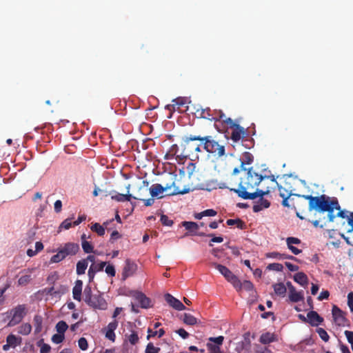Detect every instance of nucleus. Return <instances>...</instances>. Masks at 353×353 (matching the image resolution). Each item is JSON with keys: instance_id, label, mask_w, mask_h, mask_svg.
Segmentation results:
<instances>
[{"instance_id": "1", "label": "nucleus", "mask_w": 353, "mask_h": 353, "mask_svg": "<svg viewBox=\"0 0 353 353\" xmlns=\"http://www.w3.org/2000/svg\"><path fill=\"white\" fill-rule=\"evenodd\" d=\"M294 196L303 199L292 203V208L295 209L296 216L300 219H305L308 212L314 211L317 219L312 223L315 228H323L327 223L334 221V210L339 208L337 198L325 194L314 196L294 194Z\"/></svg>"}, {"instance_id": "2", "label": "nucleus", "mask_w": 353, "mask_h": 353, "mask_svg": "<svg viewBox=\"0 0 353 353\" xmlns=\"http://www.w3.org/2000/svg\"><path fill=\"white\" fill-rule=\"evenodd\" d=\"M243 175L241 177L238 188H232L223 183L220 188H228L236 193L239 197L243 199L253 200L261 194H268L270 192L268 186L265 190L257 188L259 184L264 181L265 176L258 172L253 167L246 168L244 162L241 163Z\"/></svg>"}, {"instance_id": "3", "label": "nucleus", "mask_w": 353, "mask_h": 353, "mask_svg": "<svg viewBox=\"0 0 353 353\" xmlns=\"http://www.w3.org/2000/svg\"><path fill=\"white\" fill-rule=\"evenodd\" d=\"M200 141L203 146V149L214 156L221 157L225 154V146L220 145L212 136L201 137L199 135H190L183 138L185 147L188 145L190 141ZM186 148H184V152Z\"/></svg>"}, {"instance_id": "4", "label": "nucleus", "mask_w": 353, "mask_h": 353, "mask_svg": "<svg viewBox=\"0 0 353 353\" xmlns=\"http://www.w3.org/2000/svg\"><path fill=\"white\" fill-rule=\"evenodd\" d=\"M79 251V245L75 243H67L57 249V253L50 259V263H59L68 256H74Z\"/></svg>"}, {"instance_id": "5", "label": "nucleus", "mask_w": 353, "mask_h": 353, "mask_svg": "<svg viewBox=\"0 0 353 353\" xmlns=\"http://www.w3.org/2000/svg\"><path fill=\"white\" fill-rule=\"evenodd\" d=\"M7 314H8V316L10 319L7 325L8 327L17 325L22 321L28 314L26 305H17L16 307L10 310Z\"/></svg>"}, {"instance_id": "6", "label": "nucleus", "mask_w": 353, "mask_h": 353, "mask_svg": "<svg viewBox=\"0 0 353 353\" xmlns=\"http://www.w3.org/2000/svg\"><path fill=\"white\" fill-rule=\"evenodd\" d=\"M224 122L229 125L230 128L232 129L231 132V139L237 142L247 134V130L240 125L235 123L231 118H226Z\"/></svg>"}, {"instance_id": "7", "label": "nucleus", "mask_w": 353, "mask_h": 353, "mask_svg": "<svg viewBox=\"0 0 353 353\" xmlns=\"http://www.w3.org/2000/svg\"><path fill=\"white\" fill-rule=\"evenodd\" d=\"M214 267L234 287H238L240 285V280L225 265L213 263Z\"/></svg>"}, {"instance_id": "8", "label": "nucleus", "mask_w": 353, "mask_h": 353, "mask_svg": "<svg viewBox=\"0 0 353 353\" xmlns=\"http://www.w3.org/2000/svg\"><path fill=\"white\" fill-rule=\"evenodd\" d=\"M137 270V265L131 259H126L121 274L122 279L124 281L127 278L132 276L136 272Z\"/></svg>"}, {"instance_id": "9", "label": "nucleus", "mask_w": 353, "mask_h": 353, "mask_svg": "<svg viewBox=\"0 0 353 353\" xmlns=\"http://www.w3.org/2000/svg\"><path fill=\"white\" fill-rule=\"evenodd\" d=\"M332 316L334 321V323L338 326H345L346 322L347 321L345 315V313L343 312L339 307L336 305H334L332 310Z\"/></svg>"}, {"instance_id": "10", "label": "nucleus", "mask_w": 353, "mask_h": 353, "mask_svg": "<svg viewBox=\"0 0 353 353\" xmlns=\"http://www.w3.org/2000/svg\"><path fill=\"white\" fill-rule=\"evenodd\" d=\"M88 305L94 308L105 310L107 307V303L101 295L94 294L92 296Z\"/></svg>"}, {"instance_id": "11", "label": "nucleus", "mask_w": 353, "mask_h": 353, "mask_svg": "<svg viewBox=\"0 0 353 353\" xmlns=\"http://www.w3.org/2000/svg\"><path fill=\"white\" fill-rule=\"evenodd\" d=\"M165 300L171 307L176 310L181 311L185 310V305L170 294H166L165 295Z\"/></svg>"}, {"instance_id": "12", "label": "nucleus", "mask_w": 353, "mask_h": 353, "mask_svg": "<svg viewBox=\"0 0 353 353\" xmlns=\"http://www.w3.org/2000/svg\"><path fill=\"white\" fill-rule=\"evenodd\" d=\"M134 299L140 304L142 308L150 307V300L141 292H136L133 295Z\"/></svg>"}, {"instance_id": "13", "label": "nucleus", "mask_w": 353, "mask_h": 353, "mask_svg": "<svg viewBox=\"0 0 353 353\" xmlns=\"http://www.w3.org/2000/svg\"><path fill=\"white\" fill-rule=\"evenodd\" d=\"M265 194H261L260 196H258L259 197V201L253 205L252 210L254 212H259L263 209L268 208L270 205V202L264 199L263 196Z\"/></svg>"}, {"instance_id": "14", "label": "nucleus", "mask_w": 353, "mask_h": 353, "mask_svg": "<svg viewBox=\"0 0 353 353\" xmlns=\"http://www.w3.org/2000/svg\"><path fill=\"white\" fill-rule=\"evenodd\" d=\"M307 323L312 326H318L323 321V318L321 317L316 311H310L307 314Z\"/></svg>"}, {"instance_id": "15", "label": "nucleus", "mask_w": 353, "mask_h": 353, "mask_svg": "<svg viewBox=\"0 0 353 353\" xmlns=\"http://www.w3.org/2000/svg\"><path fill=\"white\" fill-rule=\"evenodd\" d=\"M181 224L185 230H188V232L185 234V236L196 234V232L199 228V224L193 221H182Z\"/></svg>"}, {"instance_id": "16", "label": "nucleus", "mask_w": 353, "mask_h": 353, "mask_svg": "<svg viewBox=\"0 0 353 353\" xmlns=\"http://www.w3.org/2000/svg\"><path fill=\"white\" fill-rule=\"evenodd\" d=\"M83 281L81 280H77L74 283V286L72 288V296L76 301H81Z\"/></svg>"}, {"instance_id": "17", "label": "nucleus", "mask_w": 353, "mask_h": 353, "mask_svg": "<svg viewBox=\"0 0 353 353\" xmlns=\"http://www.w3.org/2000/svg\"><path fill=\"white\" fill-rule=\"evenodd\" d=\"M199 116L201 118L208 119L210 121H221V115L219 117L214 116V113H213V110H212L210 108L201 109Z\"/></svg>"}, {"instance_id": "18", "label": "nucleus", "mask_w": 353, "mask_h": 353, "mask_svg": "<svg viewBox=\"0 0 353 353\" xmlns=\"http://www.w3.org/2000/svg\"><path fill=\"white\" fill-rule=\"evenodd\" d=\"M105 265L106 262H101L100 263L91 265L88 272L90 281L94 279L96 272L102 271Z\"/></svg>"}, {"instance_id": "19", "label": "nucleus", "mask_w": 353, "mask_h": 353, "mask_svg": "<svg viewBox=\"0 0 353 353\" xmlns=\"http://www.w3.org/2000/svg\"><path fill=\"white\" fill-rule=\"evenodd\" d=\"M130 185L128 184V185L126 187L127 194H124L117 193L116 194L112 195L111 196V199L112 200L117 201L118 202L130 201L131 200V199L133 197V196L131 194H130Z\"/></svg>"}, {"instance_id": "20", "label": "nucleus", "mask_w": 353, "mask_h": 353, "mask_svg": "<svg viewBox=\"0 0 353 353\" xmlns=\"http://www.w3.org/2000/svg\"><path fill=\"white\" fill-rule=\"evenodd\" d=\"M277 341V336L274 333L265 332L261 335L259 341L262 344H269L270 343L274 342Z\"/></svg>"}, {"instance_id": "21", "label": "nucleus", "mask_w": 353, "mask_h": 353, "mask_svg": "<svg viewBox=\"0 0 353 353\" xmlns=\"http://www.w3.org/2000/svg\"><path fill=\"white\" fill-rule=\"evenodd\" d=\"M294 280L303 287H306L308 284V278L307 275L302 272L295 274L294 275Z\"/></svg>"}, {"instance_id": "22", "label": "nucleus", "mask_w": 353, "mask_h": 353, "mask_svg": "<svg viewBox=\"0 0 353 353\" xmlns=\"http://www.w3.org/2000/svg\"><path fill=\"white\" fill-rule=\"evenodd\" d=\"M6 343H9L12 348H14L21 344L22 339L20 336L10 334L6 337Z\"/></svg>"}, {"instance_id": "23", "label": "nucleus", "mask_w": 353, "mask_h": 353, "mask_svg": "<svg viewBox=\"0 0 353 353\" xmlns=\"http://www.w3.org/2000/svg\"><path fill=\"white\" fill-rule=\"evenodd\" d=\"M150 193L152 197H157L160 194L164 192L163 185L159 183H154L149 188Z\"/></svg>"}, {"instance_id": "24", "label": "nucleus", "mask_w": 353, "mask_h": 353, "mask_svg": "<svg viewBox=\"0 0 353 353\" xmlns=\"http://www.w3.org/2000/svg\"><path fill=\"white\" fill-rule=\"evenodd\" d=\"M237 291H241L242 289L248 292H254V288L253 283L250 281L245 280L243 283L240 281V285L238 287H234Z\"/></svg>"}, {"instance_id": "25", "label": "nucleus", "mask_w": 353, "mask_h": 353, "mask_svg": "<svg viewBox=\"0 0 353 353\" xmlns=\"http://www.w3.org/2000/svg\"><path fill=\"white\" fill-rule=\"evenodd\" d=\"M34 326V334H37L42 330L43 317L41 315L36 314L33 319Z\"/></svg>"}, {"instance_id": "26", "label": "nucleus", "mask_w": 353, "mask_h": 353, "mask_svg": "<svg viewBox=\"0 0 353 353\" xmlns=\"http://www.w3.org/2000/svg\"><path fill=\"white\" fill-rule=\"evenodd\" d=\"M276 294L280 296H285L286 294V287L283 283H275L272 285Z\"/></svg>"}, {"instance_id": "27", "label": "nucleus", "mask_w": 353, "mask_h": 353, "mask_svg": "<svg viewBox=\"0 0 353 353\" xmlns=\"http://www.w3.org/2000/svg\"><path fill=\"white\" fill-rule=\"evenodd\" d=\"M32 331V325L29 323H22L18 327V333L21 335H28Z\"/></svg>"}, {"instance_id": "28", "label": "nucleus", "mask_w": 353, "mask_h": 353, "mask_svg": "<svg viewBox=\"0 0 353 353\" xmlns=\"http://www.w3.org/2000/svg\"><path fill=\"white\" fill-rule=\"evenodd\" d=\"M183 321L188 325H194L198 323V320L190 314L185 313L183 314Z\"/></svg>"}, {"instance_id": "29", "label": "nucleus", "mask_w": 353, "mask_h": 353, "mask_svg": "<svg viewBox=\"0 0 353 353\" xmlns=\"http://www.w3.org/2000/svg\"><path fill=\"white\" fill-rule=\"evenodd\" d=\"M88 263L87 260H80L77 263V274L78 275L83 274L88 268Z\"/></svg>"}, {"instance_id": "30", "label": "nucleus", "mask_w": 353, "mask_h": 353, "mask_svg": "<svg viewBox=\"0 0 353 353\" xmlns=\"http://www.w3.org/2000/svg\"><path fill=\"white\" fill-rule=\"evenodd\" d=\"M289 299L290 301L293 303H297L301 301H303L304 296H303V292L299 291V292H294V293L289 294Z\"/></svg>"}, {"instance_id": "31", "label": "nucleus", "mask_w": 353, "mask_h": 353, "mask_svg": "<svg viewBox=\"0 0 353 353\" xmlns=\"http://www.w3.org/2000/svg\"><path fill=\"white\" fill-rule=\"evenodd\" d=\"M91 230L101 236H103L105 232V228L98 223H94L91 226Z\"/></svg>"}, {"instance_id": "32", "label": "nucleus", "mask_w": 353, "mask_h": 353, "mask_svg": "<svg viewBox=\"0 0 353 353\" xmlns=\"http://www.w3.org/2000/svg\"><path fill=\"white\" fill-rule=\"evenodd\" d=\"M226 223L230 226L236 225L237 228L240 229H243L245 228V223L240 219H228Z\"/></svg>"}, {"instance_id": "33", "label": "nucleus", "mask_w": 353, "mask_h": 353, "mask_svg": "<svg viewBox=\"0 0 353 353\" xmlns=\"http://www.w3.org/2000/svg\"><path fill=\"white\" fill-rule=\"evenodd\" d=\"M68 324L63 321H59L56 325L57 332V333H59V334H64V333L68 330Z\"/></svg>"}, {"instance_id": "34", "label": "nucleus", "mask_w": 353, "mask_h": 353, "mask_svg": "<svg viewBox=\"0 0 353 353\" xmlns=\"http://www.w3.org/2000/svg\"><path fill=\"white\" fill-rule=\"evenodd\" d=\"M93 294L92 292V289L90 286H86L83 291V299L84 301L88 305L90 302V300L92 297Z\"/></svg>"}, {"instance_id": "35", "label": "nucleus", "mask_w": 353, "mask_h": 353, "mask_svg": "<svg viewBox=\"0 0 353 353\" xmlns=\"http://www.w3.org/2000/svg\"><path fill=\"white\" fill-rule=\"evenodd\" d=\"M148 334L147 336L148 339H149L151 337H154L157 335H158L159 338H161L165 334V330L161 328L158 331H152L150 328H148Z\"/></svg>"}, {"instance_id": "36", "label": "nucleus", "mask_w": 353, "mask_h": 353, "mask_svg": "<svg viewBox=\"0 0 353 353\" xmlns=\"http://www.w3.org/2000/svg\"><path fill=\"white\" fill-rule=\"evenodd\" d=\"M82 249L85 253L89 254L94 252V247L90 242L83 240L81 242Z\"/></svg>"}, {"instance_id": "37", "label": "nucleus", "mask_w": 353, "mask_h": 353, "mask_svg": "<svg viewBox=\"0 0 353 353\" xmlns=\"http://www.w3.org/2000/svg\"><path fill=\"white\" fill-rule=\"evenodd\" d=\"M125 336L128 338V341L132 345H135L139 341V336L135 331H132V333L130 335H125Z\"/></svg>"}, {"instance_id": "38", "label": "nucleus", "mask_w": 353, "mask_h": 353, "mask_svg": "<svg viewBox=\"0 0 353 353\" xmlns=\"http://www.w3.org/2000/svg\"><path fill=\"white\" fill-rule=\"evenodd\" d=\"M206 346L210 353H221V347L219 345L213 344L212 343H208Z\"/></svg>"}, {"instance_id": "39", "label": "nucleus", "mask_w": 353, "mask_h": 353, "mask_svg": "<svg viewBox=\"0 0 353 353\" xmlns=\"http://www.w3.org/2000/svg\"><path fill=\"white\" fill-rule=\"evenodd\" d=\"M316 332L318 333L320 338L324 341L325 342H327L330 339V336L327 334V332L321 327H319L316 330Z\"/></svg>"}, {"instance_id": "40", "label": "nucleus", "mask_w": 353, "mask_h": 353, "mask_svg": "<svg viewBox=\"0 0 353 353\" xmlns=\"http://www.w3.org/2000/svg\"><path fill=\"white\" fill-rule=\"evenodd\" d=\"M267 269H268L270 270L276 271V272H281V271H283V266L281 263H270L267 266Z\"/></svg>"}, {"instance_id": "41", "label": "nucleus", "mask_w": 353, "mask_h": 353, "mask_svg": "<svg viewBox=\"0 0 353 353\" xmlns=\"http://www.w3.org/2000/svg\"><path fill=\"white\" fill-rule=\"evenodd\" d=\"M161 349L155 347L152 343H149L145 348V353H159Z\"/></svg>"}, {"instance_id": "42", "label": "nucleus", "mask_w": 353, "mask_h": 353, "mask_svg": "<svg viewBox=\"0 0 353 353\" xmlns=\"http://www.w3.org/2000/svg\"><path fill=\"white\" fill-rule=\"evenodd\" d=\"M224 340V337L223 336H219L218 337H210L208 339V343H213V344L221 346L223 344Z\"/></svg>"}, {"instance_id": "43", "label": "nucleus", "mask_w": 353, "mask_h": 353, "mask_svg": "<svg viewBox=\"0 0 353 353\" xmlns=\"http://www.w3.org/2000/svg\"><path fill=\"white\" fill-rule=\"evenodd\" d=\"M160 221L162 225L165 226H172L174 223L173 221L170 219L167 215L162 214L161 216Z\"/></svg>"}, {"instance_id": "44", "label": "nucleus", "mask_w": 353, "mask_h": 353, "mask_svg": "<svg viewBox=\"0 0 353 353\" xmlns=\"http://www.w3.org/2000/svg\"><path fill=\"white\" fill-rule=\"evenodd\" d=\"M30 280L31 276L30 274L23 275L19 279L18 283L20 285H26L30 281Z\"/></svg>"}, {"instance_id": "45", "label": "nucleus", "mask_w": 353, "mask_h": 353, "mask_svg": "<svg viewBox=\"0 0 353 353\" xmlns=\"http://www.w3.org/2000/svg\"><path fill=\"white\" fill-rule=\"evenodd\" d=\"M277 186H278V190L279 192V196L281 198L290 197L292 195H293L292 194L288 192V191L286 189H285L284 188H283L281 185H279L278 184Z\"/></svg>"}, {"instance_id": "46", "label": "nucleus", "mask_w": 353, "mask_h": 353, "mask_svg": "<svg viewBox=\"0 0 353 353\" xmlns=\"http://www.w3.org/2000/svg\"><path fill=\"white\" fill-rule=\"evenodd\" d=\"M65 336L62 334H55L52 336V341L54 343L59 344L64 340Z\"/></svg>"}, {"instance_id": "47", "label": "nucleus", "mask_w": 353, "mask_h": 353, "mask_svg": "<svg viewBox=\"0 0 353 353\" xmlns=\"http://www.w3.org/2000/svg\"><path fill=\"white\" fill-rule=\"evenodd\" d=\"M73 225V222H72V219H65L62 223L59 226V228L60 229H65V230H68L70 229L72 226Z\"/></svg>"}, {"instance_id": "48", "label": "nucleus", "mask_w": 353, "mask_h": 353, "mask_svg": "<svg viewBox=\"0 0 353 353\" xmlns=\"http://www.w3.org/2000/svg\"><path fill=\"white\" fill-rule=\"evenodd\" d=\"M78 345H79V348L82 350H87V348L88 347V341H87L86 339L84 337H81L79 339Z\"/></svg>"}, {"instance_id": "49", "label": "nucleus", "mask_w": 353, "mask_h": 353, "mask_svg": "<svg viewBox=\"0 0 353 353\" xmlns=\"http://www.w3.org/2000/svg\"><path fill=\"white\" fill-rule=\"evenodd\" d=\"M334 218L336 216L341 217V218H343V219H345V217H347V216L346 215V212L345 210H341L340 205H339V209H334Z\"/></svg>"}, {"instance_id": "50", "label": "nucleus", "mask_w": 353, "mask_h": 353, "mask_svg": "<svg viewBox=\"0 0 353 353\" xmlns=\"http://www.w3.org/2000/svg\"><path fill=\"white\" fill-rule=\"evenodd\" d=\"M208 236L212 237L211 239L210 243L209 244L210 246L213 245L211 243H222L223 241V238L222 236H214L213 234H208Z\"/></svg>"}, {"instance_id": "51", "label": "nucleus", "mask_w": 353, "mask_h": 353, "mask_svg": "<svg viewBox=\"0 0 353 353\" xmlns=\"http://www.w3.org/2000/svg\"><path fill=\"white\" fill-rule=\"evenodd\" d=\"M47 294H50L54 296H60L61 292L59 290H56L54 287H51L49 288L45 289Z\"/></svg>"}, {"instance_id": "52", "label": "nucleus", "mask_w": 353, "mask_h": 353, "mask_svg": "<svg viewBox=\"0 0 353 353\" xmlns=\"http://www.w3.org/2000/svg\"><path fill=\"white\" fill-rule=\"evenodd\" d=\"M106 274L110 276H114L116 274L115 268L112 265H108L105 270Z\"/></svg>"}, {"instance_id": "53", "label": "nucleus", "mask_w": 353, "mask_h": 353, "mask_svg": "<svg viewBox=\"0 0 353 353\" xmlns=\"http://www.w3.org/2000/svg\"><path fill=\"white\" fill-rule=\"evenodd\" d=\"M293 202H294L293 198L290 199V197H285V198H283L282 205L284 207H288V208L292 207V208Z\"/></svg>"}, {"instance_id": "54", "label": "nucleus", "mask_w": 353, "mask_h": 353, "mask_svg": "<svg viewBox=\"0 0 353 353\" xmlns=\"http://www.w3.org/2000/svg\"><path fill=\"white\" fill-rule=\"evenodd\" d=\"M344 334L346 336L348 343H350L351 347L352 348L353 347V332L349 331V330H345L344 332Z\"/></svg>"}, {"instance_id": "55", "label": "nucleus", "mask_w": 353, "mask_h": 353, "mask_svg": "<svg viewBox=\"0 0 353 353\" xmlns=\"http://www.w3.org/2000/svg\"><path fill=\"white\" fill-rule=\"evenodd\" d=\"M287 245H293V244H300L301 240L296 237H288L286 239Z\"/></svg>"}, {"instance_id": "56", "label": "nucleus", "mask_w": 353, "mask_h": 353, "mask_svg": "<svg viewBox=\"0 0 353 353\" xmlns=\"http://www.w3.org/2000/svg\"><path fill=\"white\" fill-rule=\"evenodd\" d=\"M121 235L119 233L117 230H114L111 233L110 241L113 243L116 240L120 239Z\"/></svg>"}, {"instance_id": "57", "label": "nucleus", "mask_w": 353, "mask_h": 353, "mask_svg": "<svg viewBox=\"0 0 353 353\" xmlns=\"http://www.w3.org/2000/svg\"><path fill=\"white\" fill-rule=\"evenodd\" d=\"M244 163L250 164L253 161V156L250 152H245L243 154Z\"/></svg>"}, {"instance_id": "58", "label": "nucleus", "mask_w": 353, "mask_h": 353, "mask_svg": "<svg viewBox=\"0 0 353 353\" xmlns=\"http://www.w3.org/2000/svg\"><path fill=\"white\" fill-rule=\"evenodd\" d=\"M172 103L175 104V106H178V108L183 106L185 103V99L182 97H179L172 100Z\"/></svg>"}, {"instance_id": "59", "label": "nucleus", "mask_w": 353, "mask_h": 353, "mask_svg": "<svg viewBox=\"0 0 353 353\" xmlns=\"http://www.w3.org/2000/svg\"><path fill=\"white\" fill-rule=\"evenodd\" d=\"M178 150H179L178 145L176 144H173L170 147V149L168 153L166 154V157H168V155H171L172 157L176 155L178 152Z\"/></svg>"}, {"instance_id": "60", "label": "nucleus", "mask_w": 353, "mask_h": 353, "mask_svg": "<svg viewBox=\"0 0 353 353\" xmlns=\"http://www.w3.org/2000/svg\"><path fill=\"white\" fill-rule=\"evenodd\" d=\"M203 216H214L217 212L213 209H208L202 212Z\"/></svg>"}, {"instance_id": "61", "label": "nucleus", "mask_w": 353, "mask_h": 353, "mask_svg": "<svg viewBox=\"0 0 353 353\" xmlns=\"http://www.w3.org/2000/svg\"><path fill=\"white\" fill-rule=\"evenodd\" d=\"M118 327V321L117 320H114L113 321L108 323L107 326V330L114 331Z\"/></svg>"}, {"instance_id": "62", "label": "nucleus", "mask_w": 353, "mask_h": 353, "mask_svg": "<svg viewBox=\"0 0 353 353\" xmlns=\"http://www.w3.org/2000/svg\"><path fill=\"white\" fill-rule=\"evenodd\" d=\"M105 337L110 340L111 341L114 342L115 341V334L114 331L108 330H107L105 332Z\"/></svg>"}, {"instance_id": "63", "label": "nucleus", "mask_w": 353, "mask_h": 353, "mask_svg": "<svg viewBox=\"0 0 353 353\" xmlns=\"http://www.w3.org/2000/svg\"><path fill=\"white\" fill-rule=\"evenodd\" d=\"M54 211L57 213H59V212H60L61 211V210H62V202H61V200H57L54 202Z\"/></svg>"}, {"instance_id": "64", "label": "nucleus", "mask_w": 353, "mask_h": 353, "mask_svg": "<svg viewBox=\"0 0 353 353\" xmlns=\"http://www.w3.org/2000/svg\"><path fill=\"white\" fill-rule=\"evenodd\" d=\"M50 349H51V347L48 344L43 343L41 347L40 352L41 353H49L50 351Z\"/></svg>"}]
</instances>
